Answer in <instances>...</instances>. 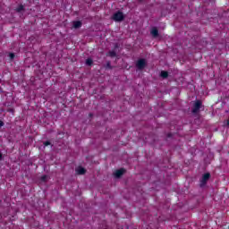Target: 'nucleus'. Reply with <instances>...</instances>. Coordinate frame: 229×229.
<instances>
[{"label":"nucleus","mask_w":229,"mask_h":229,"mask_svg":"<svg viewBox=\"0 0 229 229\" xmlns=\"http://www.w3.org/2000/svg\"><path fill=\"white\" fill-rule=\"evenodd\" d=\"M125 17L126 16L124 15V13H123V12L118 11L113 14L112 20L114 21V22H123Z\"/></svg>","instance_id":"1"},{"label":"nucleus","mask_w":229,"mask_h":229,"mask_svg":"<svg viewBox=\"0 0 229 229\" xmlns=\"http://www.w3.org/2000/svg\"><path fill=\"white\" fill-rule=\"evenodd\" d=\"M200 108H203V103L201 100H196L191 109L192 114H199Z\"/></svg>","instance_id":"2"},{"label":"nucleus","mask_w":229,"mask_h":229,"mask_svg":"<svg viewBox=\"0 0 229 229\" xmlns=\"http://www.w3.org/2000/svg\"><path fill=\"white\" fill-rule=\"evenodd\" d=\"M208 180H210V173H206L202 175V178L200 179L199 187L203 188L205 185H207Z\"/></svg>","instance_id":"3"},{"label":"nucleus","mask_w":229,"mask_h":229,"mask_svg":"<svg viewBox=\"0 0 229 229\" xmlns=\"http://www.w3.org/2000/svg\"><path fill=\"white\" fill-rule=\"evenodd\" d=\"M136 67L139 71H142L146 67V59H140L136 63Z\"/></svg>","instance_id":"4"},{"label":"nucleus","mask_w":229,"mask_h":229,"mask_svg":"<svg viewBox=\"0 0 229 229\" xmlns=\"http://www.w3.org/2000/svg\"><path fill=\"white\" fill-rule=\"evenodd\" d=\"M126 173L124 168H120L114 173V178H121Z\"/></svg>","instance_id":"5"},{"label":"nucleus","mask_w":229,"mask_h":229,"mask_svg":"<svg viewBox=\"0 0 229 229\" xmlns=\"http://www.w3.org/2000/svg\"><path fill=\"white\" fill-rule=\"evenodd\" d=\"M150 35L153 37V38H158V29L157 27H153L150 30Z\"/></svg>","instance_id":"6"},{"label":"nucleus","mask_w":229,"mask_h":229,"mask_svg":"<svg viewBox=\"0 0 229 229\" xmlns=\"http://www.w3.org/2000/svg\"><path fill=\"white\" fill-rule=\"evenodd\" d=\"M81 26H83V23L81 21H73L74 30H80V28H81Z\"/></svg>","instance_id":"7"},{"label":"nucleus","mask_w":229,"mask_h":229,"mask_svg":"<svg viewBox=\"0 0 229 229\" xmlns=\"http://www.w3.org/2000/svg\"><path fill=\"white\" fill-rule=\"evenodd\" d=\"M78 174H85V173H87V170L81 166H79L77 169H76Z\"/></svg>","instance_id":"8"},{"label":"nucleus","mask_w":229,"mask_h":229,"mask_svg":"<svg viewBox=\"0 0 229 229\" xmlns=\"http://www.w3.org/2000/svg\"><path fill=\"white\" fill-rule=\"evenodd\" d=\"M160 76L161 78H163V80H165L169 77V72H165V71H162L160 72Z\"/></svg>","instance_id":"9"},{"label":"nucleus","mask_w":229,"mask_h":229,"mask_svg":"<svg viewBox=\"0 0 229 229\" xmlns=\"http://www.w3.org/2000/svg\"><path fill=\"white\" fill-rule=\"evenodd\" d=\"M108 56H110L111 58H115V56H117V53H115V51H109Z\"/></svg>","instance_id":"10"},{"label":"nucleus","mask_w":229,"mask_h":229,"mask_svg":"<svg viewBox=\"0 0 229 229\" xmlns=\"http://www.w3.org/2000/svg\"><path fill=\"white\" fill-rule=\"evenodd\" d=\"M92 64H94V61L91 58H88L86 60V65L90 66V65H92Z\"/></svg>","instance_id":"11"},{"label":"nucleus","mask_w":229,"mask_h":229,"mask_svg":"<svg viewBox=\"0 0 229 229\" xmlns=\"http://www.w3.org/2000/svg\"><path fill=\"white\" fill-rule=\"evenodd\" d=\"M23 10H24V5H22V4H21L20 6H18V8L16 9V11H17L18 13L23 12Z\"/></svg>","instance_id":"12"},{"label":"nucleus","mask_w":229,"mask_h":229,"mask_svg":"<svg viewBox=\"0 0 229 229\" xmlns=\"http://www.w3.org/2000/svg\"><path fill=\"white\" fill-rule=\"evenodd\" d=\"M43 146H44L45 148L47 147V146H51V148H53V145L51 144L50 141H44V142H43Z\"/></svg>","instance_id":"13"},{"label":"nucleus","mask_w":229,"mask_h":229,"mask_svg":"<svg viewBox=\"0 0 229 229\" xmlns=\"http://www.w3.org/2000/svg\"><path fill=\"white\" fill-rule=\"evenodd\" d=\"M41 182H47V175H43L41 177Z\"/></svg>","instance_id":"14"},{"label":"nucleus","mask_w":229,"mask_h":229,"mask_svg":"<svg viewBox=\"0 0 229 229\" xmlns=\"http://www.w3.org/2000/svg\"><path fill=\"white\" fill-rule=\"evenodd\" d=\"M9 57H10L11 60H13V58H15V54L10 53Z\"/></svg>","instance_id":"15"},{"label":"nucleus","mask_w":229,"mask_h":229,"mask_svg":"<svg viewBox=\"0 0 229 229\" xmlns=\"http://www.w3.org/2000/svg\"><path fill=\"white\" fill-rule=\"evenodd\" d=\"M166 137H167V139H172L173 138V133H168Z\"/></svg>","instance_id":"16"},{"label":"nucleus","mask_w":229,"mask_h":229,"mask_svg":"<svg viewBox=\"0 0 229 229\" xmlns=\"http://www.w3.org/2000/svg\"><path fill=\"white\" fill-rule=\"evenodd\" d=\"M114 49H119V43L114 44Z\"/></svg>","instance_id":"17"},{"label":"nucleus","mask_w":229,"mask_h":229,"mask_svg":"<svg viewBox=\"0 0 229 229\" xmlns=\"http://www.w3.org/2000/svg\"><path fill=\"white\" fill-rule=\"evenodd\" d=\"M7 112H11L12 114H13L14 110H13V108H8Z\"/></svg>","instance_id":"18"},{"label":"nucleus","mask_w":229,"mask_h":229,"mask_svg":"<svg viewBox=\"0 0 229 229\" xmlns=\"http://www.w3.org/2000/svg\"><path fill=\"white\" fill-rule=\"evenodd\" d=\"M3 126H4V122L0 121V128H3Z\"/></svg>","instance_id":"19"},{"label":"nucleus","mask_w":229,"mask_h":229,"mask_svg":"<svg viewBox=\"0 0 229 229\" xmlns=\"http://www.w3.org/2000/svg\"><path fill=\"white\" fill-rule=\"evenodd\" d=\"M107 67H108L109 69H112V66L110 65V63H107Z\"/></svg>","instance_id":"20"},{"label":"nucleus","mask_w":229,"mask_h":229,"mask_svg":"<svg viewBox=\"0 0 229 229\" xmlns=\"http://www.w3.org/2000/svg\"><path fill=\"white\" fill-rule=\"evenodd\" d=\"M0 160H3V154L0 153Z\"/></svg>","instance_id":"21"}]
</instances>
